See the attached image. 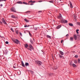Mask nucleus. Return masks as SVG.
<instances>
[{"instance_id":"cd10ccee","label":"nucleus","mask_w":80,"mask_h":80,"mask_svg":"<svg viewBox=\"0 0 80 80\" xmlns=\"http://www.w3.org/2000/svg\"><path fill=\"white\" fill-rule=\"evenodd\" d=\"M30 26V25H28V26H27V25H25L24 26V27L25 28H26V27H29Z\"/></svg>"},{"instance_id":"7ed1b4c3","label":"nucleus","mask_w":80,"mask_h":80,"mask_svg":"<svg viewBox=\"0 0 80 80\" xmlns=\"http://www.w3.org/2000/svg\"><path fill=\"white\" fill-rule=\"evenodd\" d=\"M14 42L17 44H18V43L20 42V41L18 40L17 39H15V40L14 41Z\"/></svg>"},{"instance_id":"393cba45","label":"nucleus","mask_w":80,"mask_h":80,"mask_svg":"<svg viewBox=\"0 0 80 80\" xmlns=\"http://www.w3.org/2000/svg\"><path fill=\"white\" fill-rule=\"evenodd\" d=\"M3 23L4 24V25H7V22H6L5 21L3 22Z\"/></svg>"},{"instance_id":"864d4df0","label":"nucleus","mask_w":80,"mask_h":80,"mask_svg":"<svg viewBox=\"0 0 80 80\" xmlns=\"http://www.w3.org/2000/svg\"><path fill=\"white\" fill-rule=\"evenodd\" d=\"M33 40L34 41H35V39H34V38H33Z\"/></svg>"},{"instance_id":"72a5a7b5","label":"nucleus","mask_w":80,"mask_h":80,"mask_svg":"<svg viewBox=\"0 0 80 80\" xmlns=\"http://www.w3.org/2000/svg\"><path fill=\"white\" fill-rule=\"evenodd\" d=\"M77 24L78 25H79V26H80V22H77Z\"/></svg>"},{"instance_id":"37998d69","label":"nucleus","mask_w":80,"mask_h":80,"mask_svg":"<svg viewBox=\"0 0 80 80\" xmlns=\"http://www.w3.org/2000/svg\"><path fill=\"white\" fill-rule=\"evenodd\" d=\"M73 18H74V19H75V18H77V17L75 16H74L73 17Z\"/></svg>"},{"instance_id":"b1692460","label":"nucleus","mask_w":80,"mask_h":80,"mask_svg":"<svg viewBox=\"0 0 80 80\" xmlns=\"http://www.w3.org/2000/svg\"><path fill=\"white\" fill-rule=\"evenodd\" d=\"M30 42L31 43H32V44H33V41H32V40L30 39Z\"/></svg>"},{"instance_id":"0eeeda50","label":"nucleus","mask_w":80,"mask_h":80,"mask_svg":"<svg viewBox=\"0 0 80 80\" xmlns=\"http://www.w3.org/2000/svg\"><path fill=\"white\" fill-rule=\"evenodd\" d=\"M58 18H62V15L61 14H59V15L58 17Z\"/></svg>"},{"instance_id":"412c9836","label":"nucleus","mask_w":80,"mask_h":80,"mask_svg":"<svg viewBox=\"0 0 80 80\" xmlns=\"http://www.w3.org/2000/svg\"><path fill=\"white\" fill-rule=\"evenodd\" d=\"M15 32L16 33V34H18V30H16L15 31Z\"/></svg>"},{"instance_id":"de8ad7c7","label":"nucleus","mask_w":80,"mask_h":80,"mask_svg":"<svg viewBox=\"0 0 80 80\" xmlns=\"http://www.w3.org/2000/svg\"><path fill=\"white\" fill-rule=\"evenodd\" d=\"M0 24H2V22L0 21Z\"/></svg>"},{"instance_id":"6e6d98bb","label":"nucleus","mask_w":80,"mask_h":80,"mask_svg":"<svg viewBox=\"0 0 80 80\" xmlns=\"http://www.w3.org/2000/svg\"><path fill=\"white\" fill-rule=\"evenodd\" d=\"M2 2V0H0V2Z\"/></svg>"},{"instance_id":"39448f33","label":"nucleus","mask_w":80,"mask_h":80,"mask_svg":"<svg viewBox=\"0 0 80 80\" xmlns=\"http://www.w3.org/2000/svg\"><path fill=\"white\" fill-rule=\"evenodd\" d=\"M61 27H62V25H58L57 27L56 28L57 29H59V28H60Z\"/></svg>"},{"instance_id":"a211bd4d","label":"nucleus","mask_w":80,"mask_h":80,"mask_svg":"<svg viewBox=\"0 0 80 80\" xmlns=\"http://www.w3.org/2000/svg\"><path fill=\"white\" fill-rule=\"evenodd\" d=\"M47 38H49L51 39V36H49V35H47Z\"/></svg>"},{"instance_id":"423d86ee","label":"nucleus","mask_w":80,"mask_h":80,"mask_svg":"<svg viewBox=\"0 0 80 80\" xmlns=\"http://www.w3.org/2000/svg\"><path fill=\"white\" fill-rule=\"evenodd\" d=\"M73 36L75 40H77V35H74Z\"/></svg>"},{"instance_id":"3c124183","label":"nucleus","mask_w":80,"mask_h":80,"mask_svg":"<svg viewBox=\"0 0 80 80\" xmlns=\"http://www.w3.org/2000/svg\"><path fill=\"white\" fill-rule=\"evenodd\" d=\"M6 0H2V2L3 1H6Z\"/></svg>"},{"instance_id":"49530a36","label":"nucleus","mask_w":80,"mask_h":80,"mask_svg":"<svg viewBox=\"0 0 80 80\" xmlns=\"http://www.w3.org/2000/svg\"><path fill=\"white\" fill-rule=\"evenodd\" d=\"M0 7H2V6H3V5H2V4H1L0 5Z\"/></svg>"},{"instance_id":"8fccbe9b","label":"nucleus","mask_w":80,"mask_h":80,"mask_svg":"<svg viewBox=\"0 0 80 80\" xmlns=\"http://www.w3.org/2000/svg\"><path fill=\"white\" fill-rule=\"evenodd\" d=\"M33 5V3H31V4H30V5Z\"/></svg>"},{"instance_id":"1a4fd4ad","label":"nucleus","mask_w":80,"mask_h":80,"mask_svg":"<svg viewBox=\"0 0 80 80\" xmlns=\"http://www.w3.org/2000/svg\"><path fill=\"white\" fill-rule=\"evenodd\" d=\"M17 3H18L19 4H23V3H22V1H18L17 2Z\"/></svg>"},{"instance_id":"ddd939ff","label":"nucleus","mask_w":80,"mask_h":80,"mask_svg":"<svg viewBox=\"0 0 80 80\" xmlns=\"http://www.w3.org/2000/svg\"><path fill=\"white\" fill-rule=\"evenodd\" d=\"M72 66L74 68H75V67H77V65L75 64H72Z\"/></svg>"},{"instance_id":"bf43d9fd","label":"nucleus","mask_w":80,"mask_h":80,"mask_svg":"<svg viewBox=\"0 0 80 80\" xmlns=\"http://www.w3.org/2000/svg\"><path fill=\"white\" fill-rule=\"evenodd\" d=\"M43 54H44H44H45V53H43Z\"/></svg>"},{"instance_id":"13d9d810","label":"nucleus","mask_w":80,"mask_h":80,"mask_svg":"<svg viewBox=\"0 0 80 80\" xmlns=\"http://www.w3.org/2000/svg\"><path fill=\"white\" fill-rule=\"evenodd\" d=\"M60 1H61V0H59Z\"/></svg>"},{"instance_id":"f03ea898","label":"nucleus","mask_w":80,"mask_h":80,"mask_svg":"<svg viewBox=\"0 0 80 80\" xmlns=\"http://www.w3.org/2000/svg\"><path fill=\"white\" fill-rule=\"evenodd\" d=\"M11 10L12 12H17V11L15 10V8L14 7H12L11 8Z\"/></svg>"},{"instance_id":"4d7b16f0","label":"nucleus","mask_w":80,"mask_h":80,"mask_svg":"<svg viewBox=\"0 0 80 80\" xmlns=\"http://www.w3.org/2000/svg\"><path fill=\"white\" fill-rule=\"evenodd\" d=\"M39 2H41L39 1Z\"/></svg>"},{"instance_id":"f704fd0d","label":"nucleus","mask_w":80,"mask_h":80,"mask_svg":"<svg viewBox=\"0 0 80 80\" xmlns=\"http://www.w3.org/2000/svg\"><path fill=\"white\" fill-rule=\"evenodd\" d=\"M49 2H50V3H53V1H49Z\"/></svg>"},{"instance_id":"c03bdc74","label":"nucleus","mask_w":80,"mask_h":80,"mask_svg":"<svg viewBox=\"0 0 80 80\" xmlns=\"http://www.w3.org/2000/svg\"><path fill=\"white\" fill-rule=\"evenodd\" d=\"M6 44H8V41H6L5 42Z\"/></svg>"},{"instance_id":"c9c22d12","label":"nucleus","mask_w":80,"mask_h":80,"mask_svg":"<svg viewBox=\"0 0 80 80\" xmlns=\"http://www.w3.org/2000/svg\"><path fill=\"white\" fill-rule=\"evenodd\" d=\"M32 0H31L28 2V3H32Z\"/></svg>"},{"instance_id":"aec40b11","label":"nucleus","mask_w":80,"mask_h":80,"mask_svg":"<svg viewBox=\"0 0 80 80\" xmlns=\"http://www.w3.org/2000/svg\"><path fill=\"white\" fill-rule=\"evenodd\" d=\"M78 31H79V30L78 29L76 30V32H77L78 34L79 33V32H78Z\"/></svg>"},{"instance_id":"4c0bfd02","label":"nucleus","mask_w":80,"mask_h":80,"mask_svg":"<svg viewBox=\"0 0 80 80\" xmlns=\"http://www.w3.org/2000/svg\"><path fill=\"white\" fill-rule=\"evenodd\" d=\"M70 65L72 66V65H73V64L72 62H70Z\"/></svg>"},{"instance_id":"bb28decb","label":"nucleus","mask_w":80,"mask_h":80,"mask_svg":"<svg viewBox=\"0 0 80 80\" xmlns=\"http://www.w3.org/2000/svg\"><path fill=\"white\" fill-rule=\"evenodd\" d=\"M30 73H32H32H33V71L30 70Z\"/></svg>"},{"instance_id":"a19ab883","label":"nucleus","mask_w":80,"mask_h":80,"mask_svg":"<svg viewBox=\"0 0 80 80\" xmlns=\"http://www.w3.org/2000/svg\"><path fill=\"white\" fill-rule=\"evenodd\" d=\"M75 58H77L78 57V55H75Z\"/></svg>"},{"instance_id":"603ef678","label":"nucleus","mask_w":80,"mask_h":80,"mask_svg":"<svg viewBox=\"0 0 80 80\" xmlns=\"http://www.w3.org/2000/svg\"><path fill=\"white\" fill-rule=\"evenodd\" d=\"M13 68H16L15 66H13Z\"/></svg>"},{"instance_id":"473e14b6","label":"nucleus","mask_w":80,"mask_h":80,"mask_svg":"<svg viewBox=\"0 0 80 80\" xmlns=\"http://www.w3.org/2000/svg\"><path fill=\"white\" fill-rule=\"evenodd\" d=\"M74 63H77V61L75 60L74 61Z\"/></svg>"},{"instance_id":"58836bf2","label":"nucleus","mask_w":80,"mask_h":80,"mask_svg":"<svg viewBox=\"0 0 80 80\" xmlns=\"http://www.w3.org/2000/svg\"><path fill=\"white\" fill-rule=\"evenodd\" d=\"M19 33L21 36H22V33H21V32H20Z\"/></svg>"},{"instance_id":"f3484780","label":"nucleus","mask_w":80,"mask_h":80,"mask_svg":"<svg viewBox=\"0 0 80 80\" xmlns=\"http://www.w3.org/2000/svg\"><path fill=\"white\" fill-rule=\"evenodd\" d=\"M24 20V21H25V22H29V20H28L27 19H25Z\"/></svg>"},{"instance_id":"2f4dec72","label":"nucleus","mask_w":80,"mask_h":80,"mask_svg":"<svg viewBox=\"0 0 80 80\" xmlns=\"http://www.w3.org/2000/svg\"><path fill=\"white\" fill-rule=\"evenodd\" d=\"M11 31H12V32H14V31H13V28H11Z\"/></svg>"},{"instance_id":"6ab92c4d","label":"nucleus","mask_w":80,"mask_h":80,"mask_svg":"<svg viewBox=\"0 0 80 80\" xmlns=\"http://www.w3.org/2000/svg\"><path fill=\"white\" fill-rule=\"evenodd\" d=\"M69 26H71V27L73 26V24L70 23H69Z\"/></svg>"},{"instance_id":"79ce46f5","label":"nucleus","mask_w":80,"mask_h":80,"mask_svg":"<svg viewBox=\"0 0 80 80\" xmlns=\"http://www.w3.org/2000/svg\"><path fill=\"white\" fill-rule=\"evenodd\" d=\"M68 36H69V34H67L66 35V37H68Z\"/></svg>"},{"instance_id":"ea45409f","label":"nucleus","mask_w":80,"mask_h":80,"mask_svg":"<svg viewBox=\"0 0 80 80\" xmlns=\"http://www.w3.org/2000/svg\"><path fill=\"white\" fill-rule=\"evenodd\" d=\"M63 40H62L61 41V43H63Z\"/></svg>"},{"instance_id":"a18cd8bd","label":"nucleus","mask_w":80,"mask_h":80,"mask_svg":"<svg viewBox=\"0 0 80 80\" xmlns=\"http://www.w3.org/2000/svg\"><path fill=\"white\" fill-rule=\"evenodd\" d=\"M40 12H41V13H42V11H39L38 12V13H40Z\"/></svg>"},{"instance_id":"a878e982","label":"nucleus","mask_w":80,"mask_h":80,"mask_svg":"<svg viewBox=\"0 0 80 80\" xmlns=\"http://www.w3.org/2000/svg\"><path fill=\"white\" fill-rule=\"evenodd\" d=\"M28 44H26L25 45V48H27V47H28Z\"/></svg>"},{"instance_id":"f8f14e48","label":"nucleus","mask_w":80,"mask_h":80,"mask_svg":"<svg viewBox=\"0 0 80 80\" xmlns=\"http://www.w3.org/2000/svg\"><path fill=\"white\" fill-rule=\"evenodd\" d=\"M70 39L71 41H73V38L71 37Z\"/></svg>"},{"instance_id":"5fc2aeb1","label":"nucleus","mask_w":80,"mask_h":80,"mask_svg":"<svg viewBox=\"0 0 80 80\" xmlns=\"http://www.w3.org/2000/svg\"><path fill=\"white\" fill-rule=\"evenodd\" d=\"M29 50H30V51H32V49H29Z\"/></svg>"},{"instance_id":"5701e85b","label":"nucleus","mask_w":80,"mask_h":80,"mask_svg":"<svg viewBox=\"0 0 80 80\" xmlns=\"http://www.w3.org/2000/svg\"><path fill=\"white\" fill-rule=\"evenodd\" d=\"M2 22H4V21H5V19L3 18H2Z\"/></svg>"},{"instance_id":"2eb2a0df","label":"nucleus","mask_w":80,"mask_h":80,"mask_svg":"<svg viewBox=\"0 0 80 80\" xmlns=\"http://www.w3.org/2000/svg\"><path fill=\"white\" fill-rule=\"evenodd\" d=\"M25 66H29V64L28 62H26L25 64Z\"/></svg>"},{"instance_id":"f257e3e1","label":"nucleus","mask_w":80,"mask_h":80,"mask_svg":"<svg viewBox=\"0 0 80 80\" xmlns=\"http://www.w3.org/2000/svg\"><path fill=\"white\" fill-rule=\"evenodd\" d=\"M35 63H36V64H38V65L40 66L42 64V62L39 61H35Z\"/></svg>"},{"instance_id":"7c9ffc66","label":"nucleus","mask_w":80,"mask_h":80,"mask_svg":"<svg viewBox=\"0 0 80 80\" xmlns=\"http://www.w3.org/2000/svg\"><path fill=\"white\" fill-rule=\"evenodd\" d=\"M78 62L79 63H80V59H78Z\"/></svg>"},{"instance_id":"dca6fc26","label":"nucleus","mask_w":80,"mask_h":80,"mask_svg":"<svg viewBox=\"0 0 80 80\" xmlns=\"http://www.w3.org/2000/svg\"><path fill=\"white\" fill-rule=\"evenodd\" d=\"M22 66L23 67H25V64H24V63H23V62H22Z\"/></svg>"},{"instance_id":"09e8293b","label":"nucleus","mask_w":80,"mask_h":80,"mask_svg":"<svg viewBox=\"0 0 80 80\" xmlns=\"http://www.w3.org/2000/svg\"><path fill=\"white\" fill-rule=\"evenodd\" d=\"M35 1H32V3H35Z\"/></svg>"},{"instance_id":"4468645a","label":"nucleus","mask_w":80,"mask_h":80,"mask_svg":"<svg viewBox=\"0 0 80 80\" xmlns=\"http://www.w3.org/2000/svg\"><path fill=\"white\" fill-rule=\"evenodd\" d=\"M63 22L64 23H66L68 22L66 20H63Z\"/></svg>"},{"instance_id":"9b49d317","label":"nucleus","mask_w":80,"mask_h":80,"mask_svg":"<svg viewBox=\"0 0 80 80\" xmlns=\"http://www.w3.org/2000/svg\"><path fill=\"white\" fill-rule=\"evenodd\" d=\"M60 52V53L62 55H63L64 54V53L61 51H59Z\"/></svg>"},{"instance_id":"9d476101","label":"nucleus","mask_w":80,"mask_h":80,"mask_svg":"<svg viewBox=\"0 0 80 80\" xmlns=\"http://www.w3.org/2000/svg\"><path fill=\"white\" fill-rule=\"evenodd\" d=\"M11 17L12 18H17V17H15V16L14 15H12Z\"/></svg>"},{"instance_id":"20e7f679","label":"nucleus","mask_w":80,"mask_h":80,"mask_svg":"<svg viewBox=\"0 0 80 80\" xmlns=\"http://www.w3.org/2000/svg\"><path fill=\"white\" fill-rule=\"evenodd\" d=\"M69 4L70 5V8H73V5H72V2H69Z\"/></svg>"},{"instance_id":"4be33fe9","label":"nucleus","mask_w":80,"mask_h":80,"mask_svg":"<svg viewBox=\"0 0 80 80\" xmlns=\"http://www.w3.org/2000/svg\"><path fill=\"white\" fill-rule=\"evenodd\" d=\"M23 4H25V5H28V4L27 3L25 2H23Z\"/></svg>"},{"instance_id":"c756f323","label":"nucleus","mask_w":80,"mask_h":80,"mask_svg":"<svg viewBox=\"0 0 80 80\" xmlns=\"http://www.w3.org/2000/svg\"><path fill=\"white\" fill-rule=\"evenodd\" d=\"M59 57L60 58H62V56L61 55H60V54H59Z\"/></svg>"},{"instance_id":"6e6552de","label":"nucleus","mask_w":80,"mask_h":80,"mask_svg":"<svg viewBox=\"0 0 80 80\" xmlns=\"http://www.w3.org/2000/svg\"><path fill=\"white\" fill-rule=\"evenodd\" d=\"M29 47L30 48H31L32 50H33V47L32 46V45H31V44H29Z\"/></svg>"},{"instance_id":"c85d7f7f","label":"nucleus","mask_w":80,"mask_h":80,"mask_svg":"<svg viewBox=\"0 0 80 80\" xmlns=\"http://www.w3.org/2000/svg\"><path fill=\"white\" fill-rule=\"evenodd\" d=\"M29 34L30 37H32V34H31V33H30V32H29Z\"/></svg>"},{"instance_id":"e433bc0d","label":"nucleus","mask_w":80,"mask_h":80,"mask_svg":"<svg viewBox=\"0 0 80 80\" xmlns=\"http://www.w3.org/2000/svg\"><path fill=\"white\" fill-rule=\"evenodd\" d=\"M34 29L35 30H37V28H35Z\"/></svg>"}]
</instances>
